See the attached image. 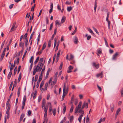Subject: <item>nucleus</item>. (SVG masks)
<instances>
[{"instance_id":"f257e3e1","label":"nucleus","mask_w":123,"mask_h":123,"mask_svg":"<svg viewBox=\"0 0 123 123\" xmlns=\"http://www.w3.org/2000/svg\"><path fill=\"white\" fill-rule=\"evenodd\" d=\"M82 103V102H80L79 103V104L78 106L76 107L75 110V112L74 113V114H76L78 112L79 109L80 108L81 106Z\"/></svg>"},{"instance_id":"f03ea898","label":"nucleus","mask_w":123,"mask_h":123,"mask_svg":"<svg viewBox=\"0 0 123 123\" xmlns=\"http://www.w3.org/2000/svg\"><path fill=\"white\" fill-rule=\"evenodd\" d=\"M66 83H64L63 86V94L62 97V101L64 99V98L65 97V95L66 94L65 93L66 91Z\"/></svg>"},{"instance_id":"7ed1b4c3","label":"nucleus","mask_w":123,"mask_h":123,"mask_svg":"<svg viewBox=\"0 0 123 123\" xmlns=\"http://www.w3.org/2000/svg\"><path fill=\"white\" fill-rule=\"evenodd\" d=\"M26 100V96L25 95L23 98V100L22 103V110L24 109L25 103Z\"/></svg>"},{"instance_id":"20e7f679","label":"nucleus","mask_w":123,"mask_h":123,"mask_svg":"<svg viewBox=\"0 0 123 123\" xmlns=\"http://www.w3.org/2000/svg\"><path fill=\"white\" fill-rule=\"evenodd\" d=\"M43 66L42 65L41 63H38L37 66L35 68L38 71H40L42 68Z\"/></svg>"},{"instance_id":"39448f33","label":"nucleus","mask_w":123,"mask_h":123,"mask_svg":"<svg viewBox=\"0 0 123 123\" xmlns=\"http://www.w3.org/2000/svg\"><path fill=\"white\" fill-rule=\"evenodd\" d=\"M118 55V53L117 52H116V53L113 55L112 59L113 60H116L117 59V56Z\"/></svg>"},{"instance_id":"423d86ee","label":"nucleus","mask_w":123,"mask_h":123,"mask_svg":"<svg viewBox=\"0 0 123 123\" xmlns=\"http://www.w3.org/2000/svg\"><path fill=\"white\" fill-rule=\"evenodd\" d=\"M55 25L56 27L58 25L59 26H60L61 25V23H59V21L58 20H56L55 21Z\"/></svg>"},{"instance_id":"0eeeda50","label":"nucleus","mask_w":123,"mask_h":123,"mask_svg":"<svg viewBox=\"0 0 123 123\" xmlns=\"http://www.w3.org/2000/svg\"><path fill=\"white\" fill-rule=\"evenodd\" d=\"M73 67L71 65L69 66L68 67V70H67V72L68 73H69L71 72L72 71L71 70L73 69Z\"/></svg>"},{"instance_id":"6e6552de","label":"nucleus","mask_w":123,"mask_h":123,"mask_svg":"<svg viewBox=\"0 0 123 123\" xmlns=\"http://www.w3.org/2000/svg\"><path fill=\"white\" fill-rule=\"evenodd\" d=\"M109 17H106V21L108 23V28L109 29H110V22L109 20L108 19Z\"/></svg>"},{"instance_id":"1a4fd4ad","label":"nucleus","mask_w":123,"mask_h":123,"mask_svg":"<svg viewBox=\"0 0 123 123\" xmlns=\"http://www.w3.org/2000/svg\"><path fill=\"white\" fill-rule=\"evenodd\" d=\"M92 65L93 66L95 67L97 69H98L99 66V64H96L95 62H93L92 63Z\"/></svg>"},{"instance_id":"9d476101","label":"nucleus","mask_w":123,"mask_h":123,"mask_svg":"<svg viewBox=\"0 0 123 123\" xmlns=\"http://www.w3.org/2000/svg\"><path fill=\"white\" fill-rule=\"evenodd\" d=\"M74 43L75 44H77L79 42L78 40V38L76 36H75L74 37Z\"/></svg>"},{"instance_id":"9b49d317","label":"nucleus","mask_w":123,"mask_h":123,"mask_svg":"<svg viewBox=\"0 0 123 123\" xmlns=\"http://www.w3.org/2000/svg\"><path fill=\"white\" fill-rule=\"evenodd\" d=\"M46 104L45 100L44 98H43V99L42 102V106L43 108L44 106H45Z\"/></svg>"},{"instance_id":"f8f14e48","label":"nucleus","mask_w":123,"mask_h":123,"mask_svg":"<svg viewBox=\"0 0 123 123\" xmlns=\"http://www.w3.org/2000/svg\"><path fill=\"white\" fill-rule=\"evenodd\" d=\"M24 43L22 41H20L19 42V46L22 48H24Z\"/></svg>"},{"instance_id":"ddd939ff","label":"nucleus","mask_w":123,"mask_h":123,"mask_svg":"<svg viewBox=\"0 0 123 123\" xmlns=\"http://www.w3.org/2000/svg\"><path fill=\"white\" fill-rule=\"evenodd\" d=\"M24 116L25 114L23 113H22L21 115V116L20 118V122H21L22 121V119H23Z\"/></svg>"},{"instance_id":"4468645a","label":"nucleus","mask_w":123,"mask_h":123,"mask_svg":"<svg viewBox=\"0 0 123 123\" xmlns=\"http://www.w3.org/2000/svg\"><path fill=\"white\" fill-rule=\"evenodd\" d=\"M83 116V115L82 114H81L78 118V120L80 123L81 122L82 118Z\"/></svg>"},{"instance_id":"2eb2a0df","label":"nucleus","mask_w":123,"mask_h":123,"mask_svg":"<svg viewBox=\"0 0 123 123\" xmlns=\"http://www.w3.org/2000/svg\"><path fill=\"white\" fill-rule=\"evenodd\" d=\"M103 74V73L102 72H101L100 73L97 74L96 75V76L97 77H98L101 76V78H102V75Z\"/></svg>"},{"instance_id":"dca6fc26","label":"nucleus","mask_w":123,"mask_h":123,"mask_svg":"<svg viewBox=\"0 0 123 123\" xmlns=\"http://www.w3.org/2000/svg\"><path fill=\"white\" fill-rule=\"evenodd\" d=\"M10 99H8L6 104V106H11L10 103H9Z\"/></svg>"},{"instance_id":"f3484780","label":"nucleus","mask_w":123,"mask_h":123,"mask_svg":"<svg viewBox=\"0 0 123 123\" xmlns=\"http://www.w3.org/2000/svg\"><path fill=\"white\" fill-rule=\"evenodd\" d=\"M79 109H80L78 111L79 113H81L83 115V114H84V111H83L82 110L83 109H81V108H80Z\"/></svg>"},{"instance_id":"a211bd4d","label":"nucleus","mask_w":123,"mask_h":123,"mask_svg":"<svg viewBox=\"0 0 123 123\" xmlns=\"http://www.w3.org/2000/svg\"><path fill=\"white\" fill-rule=\"evenodd\" d=\"M97 54L99 56V54H101L102 53V51L101 50H97Z\"/></svg>"},{"instance_id":"6ab92c4d","label":"nucleus","mask_w":123,"mask_h":123,"mask_svg":"<svg viewBox=\"0 0 123 123\" xmlns=\"http://www.w3.org/2000/svg\"><path fill=\"white\" fill-rule=\"evenodd\" d=\"M33 59H34V57L33 56H32L31 57L30 60L29 62L30 63H33Z\"/></svg>"},{"instance_id":"aec40b11","label":"nucleus","mask_w":123,"mask_h":123,"mask_svg":"<svg viewBox=\"0 0 123 123\" xmlns=\"http://www.w3.org/2000/svg\"><path fill=\"white\" fill-rule=\"evenodd\" d=\"M12 74V72H10L8 74V76H7V78L8 79H9L11 77Z\"/></svg>"},{"instance_id":"412c9836","label":"nucleus","mask_w":123,"mask_h":123,"mask_svg":"<svg viewBox=\"0 0 123 123\" xmlns=\"http://www.w3.org/2000/svg\"><path fill=\"white\" fill-rule=\"evenodd\" d=\"M66 20V18H65L64 17H62V20L61 21V23H63L64 22H65V21Z\"/></svg>"},{"instance_id":"4be33fe9","label":"nucleus","mask_w":123,"mask_h":123,"mask_svg":"<svg viewBox=\"0 0 123 123\" xmlns=\"http://www.w3.org/2000/svg\"><path fill=\"white\" fill-rule=\"evenodd\" d=\"M9 114H7L6 117L5 116V120H4V123H6V118L7 119H8L9 118Z\"/></svg>"},{"instance_id":"5701e85b","label":"nucleus","mask_w":123,"mask_h":123,"mask_svg":"<svg viewBox=\"0 0 123 123\" xmlns=\"http://www.w3.org/2000/svg\"><path fill=\"white\" fill-rule=\"evenodd\" d=\"M38 71L37 69L35 68L34 69L33 74V75H34L36 72H37Z\"/></svg>"},{"instance_id":"b1692460","label":"nucleus","mask_w":123,"mask_h":123,"mask_svg":"<svg viewBox=\"0 0 123 123\" xmlns=\"http://www.w3.org/2000/svg\"><path fill=\"white\" fill-rule=\"evenodd\" d=\"M21 78V73H20L19 75V76L18 79V82H19Z\"/></svg>"},{"instance_id":"393cba45","label":"nucleus","mask_w":123,"mask_h":123,"mask_svg":"<svg viewBox=\"0 0 123 123\" xmlns=\"http://www.w3.org/2000/svg\"><path fill=\"white\" fill-rule=\"evenodd\" d=\"M39 60V57H37L36 60L34 62V64L35 65L38 62Z\"/></svg>"},{"instance_id":"a878e982","label":"nucleus","mask_w":123,"mask_h":123,"mask_svg":"<svg viewBox=\"0 0 123 123\" xmlns=\"http://www.w3.org/2000/svg\"><path fill=\"white\" fill-rule=\"evenodd\" d=\"M46 42H45L44 43V44L43 45V47L42 48V50H43L45 48L46 45Z\"/></svg>"},{"instance_id":"bb28decb","label":"nucleus","mask_w":123,"mask_h":123,"mask_svg":"<svg viewBox=\"0 0 123 123\" xmlns=\"http://www.w3.org/2000/svg\"><path fill=\"white\" fill-rule=\"evenodd\" d=\"M72 9V8L71 6L68 7H67V10L68 12H70Z\"/></svg>"},{"instance_id":"cd10ccee","label":"nucleus","mask_w":123,"mask_h":123,"mask_svg":"<svg viewBox=\"0 0 123 123\" xmlns=\"http://www.w3.org/2000/svg\"><path fill=\"white\" fill-rule=\"evenodd\" d=\"M44 84V81H42L40 86V89H41V87H42L43 86V85Z\"/></svg>"},{"instance_id":"c85d7f7f","label":"nucleus","mask_w":123,"mask_h":123,"mask_svg":"<svg viewBox=\"0 0 123 123\" xmlns=\"http://www.w3.org/2000/svg\"><path fill=\"white\" fill-rule=\"evenodd\" d=\"M36 4H34V6H32L31 8V11H32L33 12L34 11V9L36 7Z\"/></svg>"},{"instance_id":"c756f323","label":"nucleus","mask_w":123,"mask_h":123,"mask_svg":"<svg viewBox=\"0 0 123 123\" xmlns=\"http://www.w3.org/2000/svg\"><path fill=\"white\" fill-rule=\"evenodd\" d=\"M34 33H35V32L34 31L31 33V36H30V37L29 42L30 41V40L32 39V37L33 35H34Z\"/></svg>"},{"instance_id":"7c9ffc66","label":"nucleus","mask_w":123,"mask_h":123,"mask_svg":"<svg viewBox=\"0 0 123 123\" xmlns=\"http://www.w3.org/2000/svg\"><path fill=\"white\" fill-rule=\"evenodd\" d=\"M50 68L48 70H47V73H46V78H47V77H48V75H49V72H50Z\"/></svg>"},{"instance_id":"2f4dec72","label":"nucleus","mask_w":123,"mask_h":123,"mask_svg":"<svg viewBox=\"0 0 123 123\" xmlns=\"http://www.w3.org/2000/svg\"><path fill=\"white\" fill-rule=\"evenodd\" d=\"M74 58V56L73 55L71 54L70 56V58L68 59V60L69 61L71 60H73Z\"/></svg>"},{"instance_id":"473e14b6","label":"nucleus","mask_w":123,"mask_h":123,"mask_svg":"<svg viewBox=\"0 0 123 123\" xmlns=\"http://www.w3.org/2000/svg\"><path fill=\"white\" fill-rule=\"evenodd\" d=\"M66 106H64V108L63 110V114L65 113L66 110Z\"/></svg>"},{"instance_id":"72a5a7b5","label":"nucleus","mask_w":123,"mask_h":123,"mask_svg":"<svg viewBox=\"0 0 123 123\" xmlns=\"http://www.w3.org/2000/svg\"><path fill=\"white\" fill-rule=\"evenodd\" d=\"M121 110V109L120 108H119L117 110L116 114L118 115L120 111Z\"/></svg>"},{"instance_id":"f704fd0d","label":"nucleus","mask_w":123,"mask_h":123,"mask_svg":"<svg viewBox=\"0 0 123 123\" xmlns=\"http://www.w3.org/2000/svg\"><path fill=\"white\" fill-rule=\"evenodd\" d=\"M27 33H26L25 35L24 36V37L23 38V39H25L26 40L27 39H28L27 38Z\"/></svg>"},{"instance_id":"c9c22d12","label":"nucleus","mask_w":123,"mask_h":123,"mask_svg":"<svg viewBox=\"0 0 123 123\" xmlns=\"http://www.w3.org/2000/svg\"><path fill=\"white\" fill-rule=\"evenodd\" d=\"M74 97L73 96H72V97L71 100V102H70V104H72L74 102Z\"/></svg>"},{"instance_id":"e433bc0d","label":"nucleus","mask_w":123,"mask_h":123,"mask_svg":"<svg viewBox=\"0 0 123 123\" xmlns=\"http://www.w3.org/2000/svg\"><path fill=\"white\" fill-rule=\"evenodd\" d=\"M48 85V82H46L45 84V86H44V87H45L44 88L45 89L46 91L47 89Z\"/></svg>"},{"instance_id":"4c0bfd02","label":"nucleus","mask_w":123,"mask_h":123,"mask_svg":"<svg viewBox=\"0 0 123 123\" xmlns=\"http://www.w3.org/2000/svg\"><path fill=\"white\" fill-rule=\"evenodd\" d=\"M37 91H35V93H34L33 96V99H35L36 98V96L37 95Z\"/></svg>"},{"instance_id":"58836bf2","label":"nucleus","mask_w":123,"mask_h":123,"mask_svg":"<svg viewBox=\"0 0 123 123\" xmlns=\"http://www.w3.org/2000/svg\"><path fill=\"white\" fill-rule=\"evenodd\" d=\"M53 114L54 116H55L56 113V110L55 108L53 110Z\"/></svg>"},{"instance_id":"ea45409f","label":"nucleus","mask_w":123,"mask_h":123,"mask_svg":"<svg viewBox=\"0 0 123 123\" xmlns=\"http://www.w3.org/2000/svg\"><path fill=\"white\" fill-rule=\"evenodd\" d=\"M20 91V88L19 87L18 88V91L17 94H18V97H19V96Z\"/></svg>"},{"instance_id":"a19ab883","label":"nucleus","mask_w":123,"mask_h":123,"mask_svg":"<svg viewBox=\"0 0 123 123\" xmlns=\"http://www.w3.org/2000/svg\"><path fill=\"white\" fill-rule=\"evenodd\" d=\"M93 29L94 30L96 33L97 34H98L99 32H98V31L97 29L95 28L94 27H93Z\"/></svg>"},{"instance_id":"79ce46f5","label":"nucleus","mask_w":123,"mask_h":123,"mask_svg":"<svg viewBox=\"0 0 123 123\" xmlns=\"http://www.w3.org/2000/svg\"><path fill=\"white\" fill-rule=\"evenodd\" d=\"M14 67H13V64L12 63L11 65V67L10 69V72H12V71L13 69V68Z\"/></svg>"},{"instance_id":"37998d69","label":"nucleus","mask_w":123,"mask_h":123,"mask_svg":"<svg viewBox=\"0 0 123 123\" xmlns=\"http://www.w3.org/2000/svg\"><path fill=\"white\" fill-rule=\"evenodd\" d=\"M51 46V41L50 40L49 41L48 44V47H50Z\"/></svg>"},{"instance_id":"c03bdc74","label":"nucleus","mask_w":123,"mask_h":123,"mask_svg":"<svg viewBox=\"0 0 123 123\" xmlns=\"http://www.w3.org/2000/svg\"><path fill=\"white\" fill-rule=\"evenodd\" d=\"M43 50H41L40 51H38L36 53V54L37 55V54H39V55H40L42 53Z\"/></svg>"},{"instance_id":"a18cd8bd","label":"nucleus","mask_w":123,"mask_h":123,"mask_svg":"<svg viewBox=\"0 0 123 123\" xmlns=\"http://www.w3.org/2000/svg\"><path fill=\"white\" fill-rule=\"evenodd\" d=\"M17 66L15 68L14 71V75L16 74V72L17 70Z\"/></svg>"},{"instance_id":"49530a36","label":"nucleus","mask_w":123,"mask_h":123,"mask_svg":"<svg viewBox=\"0 0 123 123\" xmlns=\"http://www.w3.org/2000/svg\"><path fill=\"white\" fill-rule=\"evenodd\" d=\"M5 55H3V54H2L1 56L0 59V61H2L4 56Z\"/></svg>"},{"instance_id":"de8ad7c7","label":"nucleus","mask_w":123,"mask_h":123,"mask_svg":"<svg viewBox=\"0 0 123 123\" xmlns=\"http://www.w3.org/2000/svg\"><path fill=\"white\" fill-rule=\"evenodd\" d=\"M43 58H40L39 60V62L38 63H41L43 61Z\"/></svg>"},{"instance_id":"09e8293b","label":"nucleus","mask_w":123,"mask_h":123,"mask_svg":"<svg viewBox=\"0 0 123 123\" xmlns=\"http://www.w3.org/2000/svg\"><path fill=\"white\" fill-rule=\"evenodd\" d=\"M77 28L76 27H75V29L74 31L72 33V35H73L77 31Z\"/></svg>"},{"instance_id":"8fccbe9b","label":"nucleus","mask_w":123,"mask_h":123,"mask_svg":"<svg viewBox=\"0 0 123 123\" xmlns=\"http://www.w3.org/2000/svg\"><path fill=\"white\" fill-rule=\"evenodd\" d=\"M61 51V50H59V51L57 54V56H56L57 57H59Z\"/></svg>"},{"instance_id":"3c124183","label":"nucleus","mask_w":123,"mask_h":123,"mask_svg":"<svg viewBox=\"0 0 123 123\" xmlns=\"http://www.w3.org/2000/svg\"><path fill=\"white\" fill-rule=\"evenodd\" d=\"M88 30L92 34H94V33L92 31V30L90 29V28H88Z\"/></svg>"},{"instance_id":"603ef678","label":"nucleus","mask_w":123,"mask_h":123,"mask_svg":"<svg viewBox=\"0 0 123 123\" xmlns=\"http://www.w3.org/2000/svg\"><path fill=\"white\" fill-rule=\"evenodd\" d=\"M38 76L37 75H36L35 76V80H34V81L35 83L37 80V79H38Z\"/></svg>"},{"instance_id":"864d4df0","label":"nucleus","mask_w":123,"mask_h":123,"mask_svg":"<svg viewBox=\"0 0 123 123\" xmlns=\"http://www.w3.org/2000/svg\"><path fill=\"white\" fill-rule=\"evenodd\" d=\"M28 48H26V49L25 50V53L24 54V55H23V57L22 58V59H23L24 57H25V54H26V53H27V51L28 50Z\"/></svg>"},{"instance_id":"5fc2aeb1","label":"nucleus","mask_w":123,"mask_h":123,"mask_svg":"<svg viewBox=\"0 0 123 123\" xmlns=\"http://www.w3.org/2000/svg\"><path fill=\"white\" fill-rule=\"evenodd\" d=\"M78 102V100L77 99H75L74 101V104L75 105H77V103Z\"/></svg>"},{"instance_id":"6e6d98bb","label":"nucleus","mask_w":123,"mask_h":123,"mask_svg":"<svg viewBox=\"0 0 123 123\" xmlns=\"http://www.w3.org/2000/svg\"><path fill=\"white\" fill-rule=\"evenodd\" d=\"M44 112H47V111L48 109V108L47 106H46V107L45 106L44 108Z\"/></svg>"},{"instance_id":"4d7b16f0","label":"nucleus","mask_w":123,"mask_h":123,"mask_svg":"<svg viewBox=\"0 0 123 123\" xmlns=\"http://www.w3.org/2000/svg\"><path fill=\"white\" fill-rule=\"evenodd\" d=\"M42 98V96L41 95L39 96L38 97V102H40V101L41 100Z\"/></svg>"},{"instance_id":"13d9d810","label":"nucleus","mask_w":123,"mask_h":123,"mask_svg":"<svg viewBox=\"0 0 123 123\" xmlns=\"http://www.w3.org/2000/svg\"><path fill=\"white\" fill-rule=\"evenodd\" d=\"M74 109L73 107V106H72L70 110V113H71L72 112Z\"/></svg>"},{"instance_id":"bf43d9fd","label":"nucleus","mask_w":123,"mask_h":123,"mask_svg":"<svg viewBox=\"0 0 123 123\" xmlns=\"http://www.w3.org/2000/svg\"><path fill=\"white\" fill-rule=\"evenodd\" d=\"M53 23H52L51 24L49 29V30L50 31H51L52 30L53 27Z\"/></svg>"},{"instance_id":"052dcab7","label":"nucleus","mask_w":123,"mask_h":123,"mask_svg":"<svg viewBox=\"0 0 123 123\" xmlns=\"http://www.w3.org/2000/svg\"><path fill=\"white\" fill-rule=\"evenodd\" d=\"M63 64L62 62L61 63L60 66L59 67V69L60 70L62 68L63 66Z\"/></svg>"},{"instance_id":"680f3d73","label":"nucleus","mask_w":123,"mask_h":123,"mask_svg":"<svg viewBox=\"0 0 123 123\" xmlns=\"http://www.w3.org/2000/svg\"><path fill=\"white\" fill-rule=\"evenodd\" d=\"M33 66V63H31V64L30 65V67H29V69L30 70V71L32 69V67Z\"/></svg>"},{"instance_id":"e2e57ef3","label":"nucleus","mask_w":123,"mask_h":123,"mask_svg":"<svg viewBox=\"0 0 123 123\" xmlns=\"http://www.w3.org/2000/svg\"><path fill=\"white\" fill-rule=\"evenodd\" d=\"M52 110V106H50L49 107V112H51V111Z\"/></svg>"},{"instance_id":"0e129e2a","label":"nucleus","mask_w":123,"mask_h":123,"mask_svg":"<svg viewBox=\"0 0 123 123\" xmlns=\"http://www.w3.org/2000/svg\"><path fill=\"white\" fill-rule=\"evenodd\" d=\"M97 86L98 90H99L100 92L102 91V88H101L98 85H97Z\"/></svg>"},{"instance_id":"69168bd1","label":"nucleus","mask_w":123,"mask_h":123,"mask_svg":"<svg viewBox=\"0 0 123 123\" xmlns=\"http://www.w3.org/2000/svg\"><path fill=\"white\" fill-rule=\"evenodd\" d=\"M40 34L37 37V42L38 43L40 40Z\"/></svg>"},{"instance_id":"338daca9","label":"nucleus","mask_w":123,"mask_h":123,"mask_svg":"<svg viewBox=\"0 0 123 123\" xmlns=\"http://www.w3.org/2000/svg\"><path fill=\"white\" fill-rule=\"evenodd\" d=\"M104 40L105 41V45H106V46L107 47H108V43L107 42V41L105 38H104Z\"/></svg>"},{"instance_id":"774afa93","label":"nucleus","mask_w":123,"mask_h":123,"mask_svg":"<svg viewBox=\"0 0 123 123\" xmlns=\"http://www.w3.org/2000/svg\"><path fill=\"white\" fill-rule=\"evenodd\" d=\"M114 106L113 105V106L112 107H111V111L113 112L114 110Z\"/></svg>"}]
</instances>
